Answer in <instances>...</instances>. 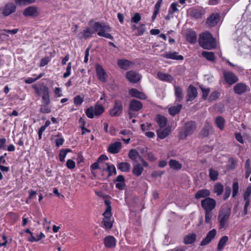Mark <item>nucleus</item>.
I'll list each match as a JSON object with an SVG mask.
<instances>
[{
  "instance_id": "412c9836",
  "label": "nucleus",
  "mask_w": 251,
  "mask_h": 251,
  "mask_svg": "<svg viewBox=\"0 0 251 251\" xmlns=\"http://www.w3.org/2000/svg\"><path fill=\"white\" fill-rule=\"evenodd\" d=\"M219 20V15L218 14H212L207 20L206 23L210 26L216 25Z\"/></svg>"
},
{
  "instance_id": "c03bdc74",
  "label": "nucleus",
  "mask_w": 251,
  "mask_h": 251,
  "mask_svg": "<svg viewBox=\"0 0 251 251\" xmlns=\"http://www.w3.org/2000/svg\"><path fill=\"white\" fill-rule=\"evenodd\" d=\"M102 223L106 229H110L113 226L111 218L103 219Z\"/></svg>"
},
{
  "instance_id": "ddd939ff",
  "label": "nucleus",
  "mask_w": 251,
  "mask_h": 251,
  "mask_svg": "<svg viewBox=\"0 0 251 251\" xmlns=\"http://www.w3.org/2000/svg\"><path fill=\"white\" fill-rule=\"evenodd\" d=\"M143 107L142 102L136 100H131L129 105V111H138Z\"/></svg>"
},
{
  "instance_id": "4c0bfd02",
  "label": "nucleus",
  "mask_w": 251,
  "mask_h": 251,
  "mask_svg": "<svg viewBox=\"0 0 251 251\" xmlns=\"http://www.w3.org/2000/svg\"><path fill=\"white\" fill-rule=\"evenodd\" d=\"M213 192L217 196H220L224 191V186L220 183H217L214 186Z\"/></svg>"
},
{
  "instance_id": "13d9d810",
  "label": "nucleus",
  "mask_w": 251,
  "mask_h": 251,
  "mask_svg": "<svg viewBox=\"0 0 251 251\" xmlns=\"http://www.w3.org/2000/svg\"><path fill=\"white\" fill-rule=\"evenodd\" d=\"M34 1L35 0H15L16 3L20 5L30 4Z\"/></svg>"
},
{
  "instance_id": "864d4df0",
  "label": "nucleus",
  "mask_w": 251,
  "mask_h": 251,
  "mask_svg": "<svg viewBox=\"0 0 251 251\" xmlns=\"http://www.w3.org/2000/svg\"><path fill=\"white\" fill-rule=\"evenodd\" d=\"M220 93L218 91H213L210 94V96L208 98V100L210 101L215 100L218 99Z\"/></svg>"
},
{
  "instance_id": "8fccbe9b",
  "label": "nucleus",
  "mask_w": 251,
  "mask_h": 251,
  "mask_svg": "<svg viewBox=\"0 0 251 251\" xmlns=\"http://www.w3.org/2000/svg\"><path fill=\"white\" fill-rule=\"evenodd\" d=\"M200 88L202 93V99L204 100H206L210 92V89L209 88H204L202 86H201Z\"/></svg>"
},
{
  "instance_id": "79ce46f5",
  "label": "nucleus",
  "mask_w": 251,
  "mask_h": 251,
  "mask_svg": "<svg viewBox=\"0 0 251 251\" xmlns=\"http://www.w3.org/2000/svg\"><path fill=\"white\" fill-rule=\"evenodd\" d=\"M225 123V121L222 117L219 116L216 118V125L221 130H223L224 129Z\"/></svg>"
},
{
  "instance_id": "603ef678",
  "label": "nucleus",
  "mask_w": 251,
  "mask_h": 251,
  "mask_svg": "<svg viewBox=\"0 0 251 251\" xmlns=\"http://www.w3.org/2000/svg\"><path fill=\"white\" fill-rule=\"evenodd\" d=\"M239 184L237 181H234L232 184V197L235 198L238 193Z\"/></svg>"
},
{
  "instance_id": "6e6d98bb",
  "label": "nucleus",
  "mask_w": 251,
  "mask_h": 251,
  "mask_svg": "<svg viewBox=\"0 0 251 251\" xmlns=\"http://www.w3.org/2000/svg\"><path fill=\"white\" fill-rule=\"evenodd\" d=\"M251 195V186H248L244 194V199L246 201H250L249 197Z\"/></svg>"
},
{
  "instance_id": "0eeeda50",
  "label": "nucleus",
  "mask_w": 251,
  "mask_h": 251,
  "mask_svg": "<svg viewBox=\"0 0 251 251\" xmlns=\"http://www.w3.org/2000/svg\"><path fill=\"white\" fill-rule=\"evenodd\" d=\"M24 16L27 17H36L40 14V10L37 7L35 6H30L26 8L23 12Z\"/></svg>"
},
{
  "instance_id": "b1692460",
  "label": "nucleus",
  "mask_w": 251,
  "mask_h": 251,
  "mask_svg": "<svg viewBox=\"0 0 251 251\" xmlns=\"http://www.w3.org/2000/svg\"><path fill=\"white\" fill-rule=\"evenodd\" d=\"M197 34L195 31L189 30L187 31L186 39L187 41L191 44L195 43L197 41Z\"/></svg>"
},
{
  "instance_id": "3c124183",
  "label": "nucleus",
  "mask_w": 251,
  "mask_h": 251,
  "mask_svg": "<svg viewBox=\"0 0 251 251\" xmlns=\"http://www.w3.org/2000/svg\"><path fill=\"white\" fill-rule=\"evenodd\" d=\"M245 170H246V178H248L251 173V167H250V163L249 159L247 160L245 163Z\"/></svg>"
},
{
  "instance_id": "a878e982",
  "label": "nucleus",
  "mask_w": 251,
  "mask_h": 251,
  "mask_svg": "<svg viewBox=\"0 0 251 251\" xmlns=\"http://www.w3.org/2000/svg\"><path fill=\"white\" fill-rule=\"evenodd\" d=\"M128 156L129 158L132 161L135 162H137L138 160H140L141 158L142 157L139 154L138 152L133 149L131 150L129 152Z\"/></svg>"
},
{
  "instance_id": "49530a36",
  "label": "nucleus",
  "mask_w": 251,
  "mask_h": 251,
  "mask_svg": "<svg viewBox=\"0 0 251 251\" xmlns=\"http://www.w3.org/2000/svg\"><path fill=\"white\" fill-rule=\"evenodd\" d=\"M209 172L210 179L213 181L216 180L218 179V172L212 169H210Z\"/></svg>"
},
{
  "instance_id": "69168bd1",
  "label": "nucleus",
  "mask_w": 251,
  "mask_h": 251,
  "mask_svg": "<svg viewBox=\"0 0 251 251\" xmlns=\"http://www.w3.org/2000/svg\"><path fill=\"white\" fill-rule=\"evenodd\" d=\"M41 92L40 93V96L42 97V96H44L49 94V90L48 87L43 85L41 87Z\"/></svg>"
},
{
  "instance_id": "37998d69",
  "label": "nucleus",
  "mask_w": 251,
  "mask_h": 251,
  "mask_svg": "<svg viewBox=\"0 0 251 251\" xmlns=\"http://www.w3.org/2000/svg\"><path fill=\"white\" fill-rule=\"evenodd\" d=\"M211 126L209 124H206L204 125L202 130H201V135L203 137H207L208 136L209 131L211 129Z\"/></svg>"
},
{
  "instance_id": "f257e3e1",
  "label": "nucleus",
  "mask_w": 251,
  "mask_h": 251,
  "mask_svg": "<svg viewBox=\"0 0 251 251\" xmlns=\"http://www.w3.org/2000/svg\"><path fill=\"white\" fill-rule=\"evenodd\" d=\"M199 42L203 49L211 50L216 47L215 39L209 32H205L200 35Z\"/></svg>"
},
{
  "instance_id": "6ab92c4d",
  "label": "nucleus",
  "mask_w": 251,
  "mask_h": 251,
  "mask_svg": "<svg viewBox=\"0 0 251 251\" xmlns=\"http://www.w3.org/2000/svg\"><path fill=\"white\" fill-rule=\"evenodd\" d=\"M248 86L244 83H238L234 87V91L237 94H241L247 91Z\"/></svg>"
},
{
  "instance_id": "7ed1b4c3",
  "label": "nucleus",
  "mask_w": 251,
  "mask_h": 251,
  "mask_svg": "<svg viewBox=\"0 0 251 251\" xmlns=\"http://www.w3.org/2000/svg\"><path fill=\"white\" fill-rule=\"evenodd\" d=\"M196 128L195 122L189 121L186 123L183 127V130L180 132L179 138L184 139L188 135L192 134Z\"/></svg>"
},
{
  "instance_id": "774afa93",
  "label": "nucleus",
  "mask_w": 251,
  "mask_h": 251,
  "mask_svg": "<svg viewBox=\"0 0 251 251\" xmlns=\"http://www.w3.org/2000/svg\"><path fill=\"white\" fill-rule=\"evenodd\" d=\"M66 166L68 168L70 169H73L75 167V164L73 160L71 159H69L67 160L66 162Z\"/></svg>"
},
{
  "instance_id": "338daca9",
  "label": "nucleus",
  "mask_w": 251,
  "mask_h": 251,
  "mask_svg": "<svg viewBox=\"0 0 251 251\" xmlns=\"http://www.w3.org/2000/svg\"><path fill=\"white\" fill-rule=\"evenodd\" d=\"M151 126L152 125L151 124L146 123V124H142L141 125V128L143 131H145L151 129Z\"/></svg>"
},
{
  "instance_id": "052dcab7",
  "label": "nucleus",
  "mask_w": 251,
  "mask_h": 251,
  "mask_svg": "<svg viewBox=\"0 0 251 251\" xmlns=\"http://www.w3.org/2000/svg\"><path fill=\"white\" fill-rule=\"evenodd\" d=\"M141 17L140 14L138 13H136L131 18V22L137 24L141 20Z\"/></svg>"
},
{
  "instance_id": "a19ab883",
  "label": "nucleus",
  "mask_w": 251,
  "mask_h": 251,
  "mask_svg": "<svg viewBox=\"0 0 251 251\" xmlns=\"http://www.w3.org/2000/svg\"><path fill=\"white\" fill-rule=\"evenodd\" d=\"M202 56L208 60L211 61H214L215 59V56L214 53L212 52H208L207 51H203L202 53Z\"/></svg>"
},
{
  "instance_id": "2f4dec72",
  "label": "nucleus",
  "mask_w": 251,
  "mask_h": 251,
  "mask_svg": "<svg viewBox=\"0 0 251 251\" xmlns=\"http://www.w3.org/2000/svg\"><path fill=\"white\" fill-rule=\"evenodd\" d=\"M228 240V237L227 236H224L221 237L218 244L217 251H221L223 250Z\"/></svg>"
},
{
  "instance_id": "e2e57ef3",
  "label": "nucleus",
  "mask_w": 251,
  "mask_h": 251,
  "mask_svg": "<svg viewBox=\"0 0 251 251\" xmlns=\"http://www.w3.org/2000/svg\"><path fill=\"white\" fill-rule=\"evenodd\" d=\"M230 193H231L230 187L229 186H226V188H225V193H224V199L225 200H227L230 196Z\"/></svg>"
},
{
  "instance_id": "f704fd0d",
  "label": "nucleus",
  "mask_w": 251,
  "mask_h": 251,
  "mask_svg": "<svg viewBox=\"0 0 251 251\" xmlns=\"http://www.w3.org/2000/svg\"><path fill=\"white\" fill-rule=\"evenodd\" d=\"M175 94L176 98V101H181L183 99L182 89L179 86L175 87Z\"/></svg>"
},
{
  "instance_id": "423d86ee",
  "label": "nucleus",
  "mask_w": 251,
  "mask_h": 251,
  "mask_svg": "<svg viewBox=\"0 0 251 251\" xmlns=\"http://www.w3.org/2000/svg\"><path fill=\"white\" fill-rule=\"evenodd\" d=\"M201 205L204 211H212L216 207L215 200L210 197H207L201 201Z\"/></svg>"
},
{
  "instance_id": "a18cd8bd",
  "label": "nucleus",
  "mask_w": 251,
  "mask_h": 251,
  "mask_svg": "<svg viewBox=\"0 0 251 251\" xmlns=\"http://www.w3.org/2000/svg\"><path fill=\"white\" fill-rule=\"evenodd\" d=\"M205 223L210 224L212 223L213 216L212 211H205Z\"/></svg>"
},
{
  "instance_id": "393cba45",
  "label": "nucleus",
  "mask_w": 251,
  "mask_h": 251,
  "mask_svg": "<svg viewBox=\"0 0 251 251\" xmlns=\"http://www.w3.org/2000/svg\"><path fill=\"white\" fill-rule=\"evenodd\" d=\"M92 34L93 32L91 31V29L89 28H87L78 33L77 37L80 39H86L91 37Z\"/></svg>"
},
{
  "instance_id": "e433bc0d",
  "label": "nucleus",
  "mask_w": 251,
  "mask_h": 251,
  "mask_svg": "<svg viewBox=\"0 0 251 251\" xmlns=\"http://www.w3.org/2000/svg\"><path fill=\"white\" fill-rule=\"evenodd\" d=\"M111 31V28L109 26L108 29H103L101 31H99L98 32V35L100 36L104 37L106 38H108L111 40L113 39V37L109 33H106V31Z\"/></svg>"
},
{
  "instance_id": "9d476101",
  "label": "nucleus",
  "mask_w": 251,
  "mask_h": 251,
  "mask_svg": "<svg viewBox=\"0 0 251 251\" xmlns=\"http://www.w3.org/2000/svg\"><path fill=\"white\" fill-rule=\"evenodd\" d=\"M217 234L215 229H213L208 232L206 236L201 241L200 245L203 246L210 243L213 239L214 238Z\"/></svg>"
},
{
  "instance_id": "dca6fc26",
  "label": "nucleus",
  "mask_w": 251,
  "mask_h": 251,
  "mask_svg": "<svg viewBox=\"0 0 251 251\" xmlns=\"http://www.w3.org/2000/svg\"><path fill=\"white\" fill-rule=\"evenodd\" d=\"M96 70L99 79L102 82H105L106 80L107 75L102 66L100 65H97L96 67Z\"/></svg>"
},
{
  "instance_id": "c9c22d12",
  "label": "nucleus",
  "mask_w": 251,
  "mask_h": 251,
  "mask_svg": "<svg viewBox=\"0 0 251 251\" xmlns=\"http://www.w3.org/2000/svg\"><path fill=\"white\" fill-rule=\"evenodd\" d=\"M92 28H93L94 31L93 32H95L98 31L99 30L101 31L103 29H108V25H105L102 24H100V22H95L92 26Z\"/></svg>"
},
{
  "instance_id": "4be33fe9",
  "label": "nucleus",
  "mask_w": 251,
  "mask_h": 251,
  "mask_svg": "<svg viewBox=\"0 0 251 251\" xmlns=\"http://www.w3.org/2000/svg\"><path fill=\"white\" fill-rule=\"evenodd\" d=\"M210 195V191L207 189H201L195 194V198L196 199L206 198Z\"/></svg>"
},
{
  "instance_id": "de8ad7c7",
  "label": "nucleus",
  "mask_w": 251,
  "mask_h": 251,
  "mask_svg": "<svg viewBox=\"0 0 251 251\" xmlns=\"http://www.w3.org/2000/svg\"><path fill=\"white\" fill-rule=\"evenodd\" d=\"M84 96L77 95L74 98V102L76 106L80 105L84 101Z\"/></svg>"
},
{
  "instance_id": "2eb2a0df",
  "label": "nucleus",
  "mask_w": 251,
  "mask_h": 251,
  "mask_svg": "<svg viewBox=\"0 0 251 251\" xmlns=\"http://www.w3.org/2000/svg\"><path fill=\"white\" fill-rule=\"evenodd\" d=\"M197 90L195 87L190 85L187 90V101L194 100L197 96Z\"/></svg>"
},
{
  "instance_id": "4d7b16f0",
  "label": "nucleus",
  "mask_w": 251,
  "mask_h": 251,
  "mask_svg": "<svg viewBox=\"0 0 251 251\" xmlns=\"http://www.w3.org/2000/svg\"><path fill=\"white\" fill-rule=\"evenodd\" d=\"M49 104H43L41 106L40 112L43 113H49L50 112L51 109L48 106Z\"/></svg>"
},
{
  "instance_id": "cd10ccee",
  "label": "nucleus",
  "mask_w": 251,
  "mask_h": 251,
  "mask_svg": "<svg viewBox=\"0 0 251 251\" xmlns=\"http://www.w3.org/2000/svg\"><path fill=\"white\" fill-rule=\"evenodd\" d=\"M156 121L161 128L165 127L168 122L167 119L165 116L160 114L157 115Z\"/></svg>"
},
{
  "instance_id": "aec40b11",
  "label": "nucleus",
  "mask_w": 251,
  "mask_h": 251,
  "mask_svg": "<svg viewBox=\"0 0 251 251\" xmlns=\"http://www.w3.org/2000/svg\"><path fill=\"white\" fill-rule=\"evenodd\" d=\"M16 7L13 3H8L6 4L3 10L2 14L4 16H8L16 10Z\"/></svg>"
},
{
  "instance_id": "09e8293b",
  "label": "nucleus",
  "mask_w": 251,
  "mask_h": 251,
  "mask_svg": "<svg viewBox=\"0 0 251 251\" xmlns=\"http://www.w3.org/2000/svg\"><path fill=\"white\" fill-rule=\"evenodd\" d=\"M71 151L69 149H66L65 150H62L60 151L59 154V159L60 161L63 162L65 160V158L68 152H70Z\"/></svg>"
},
{
  "instance_id": "1a4fd4ad",
  "label": "nucleus",
  "mask_w": 251,
  "mask_h": 251,
  "mask_svg": "<svg viewBox=\"0 0 251 251\" xmlns=\"http://www.w3.org/2000/svg\"><path fill=\"white\" fill-rule=\"evenodd\" d=\"M190 15L196 19L201 18L205 13L204 9L201 7L191 8L189 10Z\"/></svg>"
},
{
  "instance_id": "680f3d73",
  "label": "nucleus",
  "mask_w": 251,
  "mask_h": 251,
  "mask_svg": "<svg viewBox=\"0 0 251 251\" xmlns=\"http://www.w3.org/2000/svg\"><path fill=\"white\" fill-rule=\"evenodd\" d=\"M71 68H72V64L71 62H69L68 64V66L66 68V71L63 75L64 77L67 78L70 76V75H71Z\"/></svg>"
},
{
  "instance_id": "7c9ffc66",
  "label": "nucleus",
  "mask_w": 251,
  "mask_h": 251,
  "mask_svg": "<svg viewBox=\"0 0 251 251\" xmlns=\"http://www.w3.org/2000/svg\"><path fill=\"white\" fill-rule=\"evenodd\" d=\"M131 64V62L126 59H119L118 61V66L124 70H127Z\"/></svg>"
},
{
  "instance_id": "bb28decb",
  "label": "nucleus",
  "mask_w": 251,
  "mask_h": 251,
  "mask_svg": "<svg viewBox=\"0 0 251 251\" xmlns=\"http://www.w3.org/2000/svg\"><path fill=\"white\" fill-rule=\"evenodd\" d=\"M144 170L143 166L140 163H136L133 165L132 173L137 176H140Z\"/></svg>"
},
{
  "instance_id": "f3484780",
  "label": "nucleus",
  "mask_w": 251,
  "mask_h": 251,
  "mask_svg": "<svg viewBox=\"0 0 251 251\" xmlns=\"http://www.w3.org/2000/svg\"><path fill=\"white\" fill-rule=\"evenodd\" d=\"M122 147V144L120 142H116L111 144L108 148V151L113 154L118 153Z\"/></svg>"
},
{
  "instance_id": "20e7f679",
  "label": "nucleus",
  "mask_w": 251,
  "mask_h": 251,
  "mask_svg": "<svg viewBox=\"0 0 251 251\" xmlns=\"http://www.w3.org/2000/svg\"><path fill=\"white\" fill-rule=\"evenodd\" d=\"M104 111V108L102 105L96 104L94 107L90 106L85 111V114L88 118L92 119L94 117V116H98Z\"/></svg>"
},
{
  "instance_id": "58836bf2",
  "label": "nucleus",
  "mask_w": 251,
  "mask_h": 251,
  "mask_svg": "<svg viewBox=\"0 0 251 251\" xmlns=\"http://www.w3.org/2000/svg\"><path fill=\"white\" fill-rule=\"evenodd\" d=\"M117 167L121 171L127 172L130 170V165L127 162H121L118 164Z\"/></svg>"
},
{
  "instance_id": "bf43d9fd",
  "label": "nucleus",
  "mask_w": 251,
  "mask_h": 251,
  "mask_svg": "<svg viewBox=\"0 0 251 251\" xmlns=\"http://www.w3.org/2000/svg\"><path fill=\"white\" fill-rule=\"evenodd\" d=\"M103 219L111 218V207L108 206L106 207L105 211L103 214Z\"/></svg>"
},
{
  "instance_id": "ea45409f",
  "label": "nucleus",
  "mask_w": 251,
  "mask_h": 251,
  "mask_svg": "<svg viewBox=\"0 0 251 251\" xmlns=\"http://www.w3.org/2000/svg\"><path fill=\"white\" fill-rule=\"evenodd\" d=\"M169 165L172 169L174 170H180L182 168V165L177 161L174 159H171L169 161Z\"/></svg>"
},
{
  "instance_id": "5fc2aeb1",
  "label": "nucleus",
  "mask_w": 251,
  "mask_h": 251,
  "mask_svg": "<svg viewBox=\"0 0 251 251\" xmlns=\"http://www.w3.org/2000/svg\"><path fill=\"white\" fill-rule=\"evenodd\" d=\"M145 26L144 24H140L138 28H137V33H135V35L141 36L143 35L145 32Z\"/></svg>"
},
{
  "instance_id": "c85d7f7f",
  "label": "nucleus",
  "mask_w": 251,
  "mask_h": 251,
  "mask_svg": "<svg viewBox=\"0 0 251 251\" xmlns=\"http://www.w3.org/2000/svg\"><path fill=\"white\" fill-rule=\"evenodd\" d=\"M196 239V235L193 233L186 235L184 238L183 242L186 245L191 244L195 241Z\"/></svg>"
},
{
  "instance_id": "72a5a7b5",
  "label": "nucleus",
  "mask_w": 251,
  "mask_h": 251,
  "mask_svg": "<svg viewBox=\"0 0 251 251\" xmlns=\"http://www.w3.org/2000/svg\"><path fill=\"white\" fill-rule=\"evenodd\" d=\"M182 107V106L180 104L171 106L169 108V113L171 115L175 116L180 112Z\"/></svg>"
},
{
  "instance_id": "f8f14e48",
  "label": "nucleus",
  "mask_w": 251,
  "mask_h": 251,
  "mask_svg": "<svg viewBox=\"0 0 251 251\" xmlns=\"http://www.w3.org/2000/svg\"><path fill=\"white\" fill-rule=\"evenodd\" d=\"M104 246L107 248H113L116 246V240L113 236H107L104 238Z\"/></svg>"
},
{
  "instance_id": "a211bd4d",
  "label": "nucleus",
  "mask_w": 251,
  "mask_h": 251,
  "mask_svg": "<svg viewBox=\"0 0 251 251\" xmlns=\"http://www.w3.org/2000/svg\"><path fill=\"white\" fill-rule=\"evenodd\" d=\"M129 94L132 97H135L141 100H145L147 96L142 92H139L137 89L132 88L129 91Z\"/></svg>"
},
{
  "instance_id": "c756f323",
  "label": "nucleus",
  "mask_w": 251,
  "mask_h": 251,
  "mask_svg": "<svg viewBox=\"0 0 251 251\" xmlns=\"http://www.w3.org/2000/svg\"><path fill=\"white\" fill-rule=\"evenodd\" d=\"M157 75L158 78L162 81H171L173 79V77L170 75L161 72H158L157 74Z\"/></svg>"
},
{
  "instance_id": "0e129e2a",
  "label": "nucleus",
  "mask_w": 251,
  "mask_h": 251,
  "mask_svg": "<svg viewBox=\"0 0 251 251\" xmlns=\"http://www.w3.org/2000/svg\"><path fill=\"white\" fill-rule=\"evenodd\" d=\"M42 103L43 104H50V99L49 94L44 95V96H42Z\"/></svg>"
},
{
  "instance_id": "5701e85b",
  "label": "nucleus",
  "mask_w": 251,
  "mask_h": 251,
  "mask_svg": "<svg viewBox=\"0 0 251 251\" xmlns=\"http://www.w3.org/2000/svg\"><path fill=\"white\" fill-rule=\"evenodd\" d=\"M171 132L170 127L169 126L162 129L160 127L159 129L157 130V134L158 137L161 139H164Z\"/></svg>"
},
{
  "instance_id": "4468645a",
  "label": "nucleus",
  "mask_w": 251,
  "mask_h": 251,
  "mask_svg": "<svg viewBox=\"0 0 251 251\" xmlns=\"http://www.w3.org/2000/svg\"><path fill=\"white\" fill-rule=\"evenodd\" d=\"M162 56L165 58L174 59V60H182L183 59L182 55H178L177 52H171L166 51Z\"/></svg>"
},
{
  "instance_id": "6e6552de",
  "label": "nucleus",
  "mask_w": 251,
  "mask_h": 251,
  "mask_svg": "<svg viewBox=\"0 0 251 251\" xmlns=\"http://www.w3.org/2000/svg\"><path fill=\"white\" fill-rule=\"evenodd\" d=\"M224 76L225 81L229 85L236 83L238 80L237 76L230 71H224Z\"/></svg>"
},
{
  "instance_id": "473e14b6",
  "label": "nucleus",
  "mask_w": 251,
  "mask_h": 251,
  "mask_svg": "<svg viewBox=\"0 0 251 251\" xmlns=\"http://www.w3.org/2000/svg\"><path fill=\"white\" fill-rule=\"evenodd\" d=\"M103 166V170L108 171L109 176L116 174V170L114 165H109L108 164H105Z\"/></svg>"
},
{
  "instance_id": "9b49d317",
  "label": "nucleus",
  "mask_w": 251,
  "mask_h": 251,
  "mask_svg": "<svg viewBox=\"0 0 251 251\" xmlns=\"http://www.w3.org/2000/svg\"><path fill=\"white\" fill-rule=\"evenodd\" d=\"M141 77V75L134 71H130L126 73V78L131 82L136 83L140 80Z\"/></svg>"
},
{
  "instance_id": "39448f33",
  "label": "nucleus",
  "mask_w": 251,
  "mask_h": 251,
  "mask_svg": "<svg viewBox=\"0 0 251 251\" xmlns=\"http://www.w3.org/2000/svg\"><path fill=\"white\" fill-rule=\"evenodd\" d=\"M123 104L121 100H115L114 102V106L109 111V114L112 117L119 116L123 110Z\"/></svg>"
},
{
  "instance_id": "f03ea898",
  "label": "nucleus",
  "mask_w": 251,
  "mask_h": 251,
  "mask_svg": "<svg viewBox=\"0 0 251 251\" xmlns=\"http://www.w3.org/2000/svg\"><path fill=\"white\" fill-rule=\"evenodd\" d=\"M231 212V209L228 206L222 207L219 212L218 220L219 222L220 228H226Z\"/></svg>"
}]
</instances>
